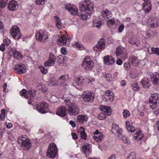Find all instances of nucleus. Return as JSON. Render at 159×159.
<instances>
[{
    "instance_id": "nucleus-10",
    "label": "nucleus",
    "mask_w": 159,
    "mask_h": 159,
    "mask_svg": "<svg viewBox=\"0 0 159 159\" xmlns=\"http://www.w3.org/2000/svg\"><path fill=\"white\" fill-rule=\"evenodd\" d=\"M10 33L13 38L16 39H20L21 36L19 28L16 25L12 26L10 30Z\"/></svg>"
},
{
    "instance_id": "nucleus-43",
    "label": "nucleus",
    "mask_w": 159,
    "mask_h": 159,
    "mask_svg": "<svg viewBox=\"0 0 159 159\" xmlns=\"http://www.w3.org/2000/svg\"><path fill=\"white\" fill-rule=\"evenodd\" d=\"M26 90L25 89H23L20 92V95L23 96L25 98H29L27 96H26V94H27L26 93Z\"/></svg>"
},
{
    "instance_id": "nucleus-20",
    "label": "nucleus",
    "mask_w": 159,
    "mask_h": 159,
    "mask_svg": "<svg viewBox=\"0 0 159 159\" xmlns=\"http://www.w3.org/2000/svg\"><path fill=\"white\" fill-rule=\"evenodd\" d=\"M152 82L154 84L159 83V74L157 72L154 73L150 76Z\"/></svg>"
},
{
    "instance_id": "nucleus-3",
    "label": "nucleus",
    "mask_w": 159,
    "mask_h": 159,
    "mask_svg": "<svg viewBox=\"0 0 159 159\" xmlns=\"http://www.w3.org/2000/svg\"><path fill=\"white\" fill-rule=\"evenodd\" d=\"M82 67L85 70H89L92 69L94 67V63L89 57L86 56L82 62Z\"/></svg>"
},
{
    "instance_id": "nucleus-9",
    "label": "nucleus",
    "mask_w": 159,
    "mask_h": 159,
    "mask_svg": "<svg viewBox=\"0 0 159 159\" xmlns=\"http://www.w3.org/2000/svg\"><path fill=\"white\" fill-rule=\"evenodd\" d=\"M79 8L81 11H84L89 15L92 14L94 11L93 7L91 4H87L86 6L84 4H80Z\"/></svg>"
},
{
    "instance_id": "nucleus-24",
    "label": "nucleus",
    "mask_w": 159,
    "mask_h": 159,
    "mask_svg": "<svg viewBox=\"0 0 159 159\" xmlns=\"http://www.w3.org/2000/svg\"><path fill=\"white\" fill-rule=\"evenodd\" d=\"M82 151L85 155L87 156L89 155V153L91 152L90 147L88 144L84 145L82 147Z\"/></svg>"
},
{
    "instance_id": "nucleus-42",
    "label": "nucleus",
    "mask_w": 159,
    "mask_h": 159,
    "mask_svg": "<svg viewBox=\"0 0 159 159\" xmlns=\"http://www.w3.org/2000/svg\"><path fill=\"white\" fill-rule=\"evenodd\" d=\"M131 87L135 91H139V87L136 82H134L131 84Z\"/></svg>"
},
{
    "instance_id": "nucleus-38",
    "label": "nucleus",
    "mask_w": 159,
    "mask_h": 159,
    "mask_svg": "<svg viewBox=\"0 0 159 159\" xmlns=\"http://www.w3.org/2000/svg\"><path fill=\"white\" fill-rule=\"evenodd\" d=\"M105 40L103 38H101L100 39V40L98 42V43L97 44L101 50L103 49L105 46Z\"/></svg>"
},
{
    "instance_id": "nucleus-49",
    "label": "nucleus",
    "mask_w": 159,
    "mask_h": 159,
    "mask_svg": "<svg viewBox=\"0 0 159 159\" xmlns=\"http://www.w3.org/2000/svg\"><path fill=\"white\" fill-rule=\"evenodd\" d=\"M57 84V82L53 78L51 79L50 80L49 85L50 86H53Z\"/></svg>"
},
{
    "instance_id": "nucleus-52",
    "label": "nucleus",
    "mask_w": 159,
    "mask_h": 159,
    "mask_svg": "<svg viewBox=\"0 0 159 159\" xmlns=\"http://www.w3.org/2000/svg\"><path fill=\"white\" fill-rule=\"evenodd\" d=\"M45 0H36L35 2L37 5H43L45 3Z\"/></svg>"
},
{
    "instance_id": "nucleus-41",
    "label": "nucleus",
    "mask_w": 159,
    "mask_h": 159,
    "mask_svg": "<svg viewBox=\"0 0 159 159\" xmlns=\"http://www.w3.org/2000/svg\"><path fill=\"white\" fill-rule=\"evenodd\" d=\"M130 61H131L132 63H134V64H137L139 62L137 57L134 56H132L131 57L130 59Z\"/></svg>"
},
{
    "instance_id": "nucleus-25",
    "label": "nucleus",
    "mask_w": 159,
    "mask_h": 159,
    "mask_svg": "<svg viewBox=\"0 0 159 159\" xmlns=\"http://www.w3.org/2000/svg\"><path fill=\"white\" fill-rule=\"evenodd\" d=\"M67 113V111L64 106H61L58 109L57 114L60 116H64Z\"/></svg>"
},
{
    "instance_id": "nucleus-12",
    "label": "nucleus",
    "mask_w": 159,
    "mask_h": 159,
    "mask_svg": "<svg viewBox=\"0 0 159 159\" xmlns=\"http://www.w3.org/2000/svg\"><path fill=\"white\" fill-rule=\"evenodd\" d=\"M36 108L39 112L44 113L48 111V104L46 102H42L40 105H37Z\"/></svg>"
},
{
    "instance_id": "nucleus-23",
    "label": "nucleus",
    "mask_w": 159,
    "mask_h": 159,
    "mask_svg": "<svg viewBox=\"0 0 159 159\" xmlns=\"http://www.w3.org/2000/svg\"><path fill=\"white\" fill-rule=\"evenodd\" d=\"M105 94L107 97H105V98H107V99H105L106 101H107L108 99L109 101H112L114 98L113 93L110 90H107L105 91Z\"/></svg>"
},
{
    "instance_id": "nucleus-57",
    "label": "nucleus",
    "mask_w": 159,
    "mask_h": 159,
    "mask_svg": "<svg viewBox=\"0 0 159 159\" xmlns=\"http://www.w3.org/2000/svg\"><path fill=\"white\" fill-rule=\"evenodd\" d=\"M81 137L83 139H87V136L85 131L80 134Z\"/></svg>"
},
{
    "instance_id": "nucleus-48",
    "label": "nucleus",
    "mask_w": 159,
    "mask_h": 159,
    "mask_svg": "<svg viewBox=\"0 0 159 159\" xmlns=\"http://www.w3.org/2000/svg\"><path fill=\"white\" fill-rule=\"evenodd\" d=\"M136 155L134 152H131L128 156L126 159H135Z\"/></svg>"
},
{
    "instance_id": "nucleus-44",
    "label": "nucleus",
    "mask_w": 159,
    "mask_h": 159,
    "mask_svg": "<svg viewBox=\"0 0 159 159\" xmlns=\"http://www.w3.org/2000/svg\"><path fill=\"white\" fill-rule=\"evenodd\" d=\"M104 76L105 79L107 81H111L113 80L111 75L110 74H106Z\"/></svg>"
},
{
    "instance_id": "nucleus-46",
    "label": "nucleus",
    "mask_w": 159,
    "mask_h": 159,
    "mask_svg": "<svg viewBox=\"0 0 159 159\" xmlns=\"http://www.w3.org/2000/svg\"><path fill=\"white\" fill-rule=\"evenodd\" d=\"M123 117L126 118L129 116L130 114L129 112L127 110H124L123 112Z\"/></svg>"
},
{
    "instance_id": "nucleus-5",
    "label": "nucleus",
    "mask_w": 159,
    "mask_h": 159,
    "mask_svg": "<svg viewBox=\"0 0 159 159\" xmlns=\"http://www.w3.org/2000/svg\"><path fill=\"white\" fill-rule=\"evenodd\" d=\"M57 147L56 144L53 143L50 144L47 152V157L52 159L55 158L57 154Z\"/></svg>"
},
{
    "instance_id": "nucleus-36",
    "label": "nucleus",
    "mask_w": 159,
    "mask_h": 159,
    "mask_svg": "<svg viewBox=\"0 0 159 159\" xmlns=\"http://www.w3.org/2000/svg\"><path fill=\"white\" fill-rule=\"evenodd\" d=\"M92 25L94 27L97 28L98 29H100L102 26V23L98 19H97L93 20Z\"/></svg>"
},
{
    "instance_id": "nucleus-15",
    "label": "nucleus",
    "mask_w": 159,
    "mask_h": 159,
    "mask_svg": "<svg viewBox=\"0 0 159 159\" xmlns=\"http://www.w3.org/2000/svg\"><path fill=\"white\" fill-rule=\"evenodd\" d=\"M19 7V5L17 2L14 0L10 1L8 4V8L10 11H16Z\"/></svg>"
},
{
    "instance_id": "nucleus-58",
    "label": "nucleus",
    "mask_w": 159,
    "mask_h": 159,
    "mask_svg": "<svg viewBox=\"0 0 159 159\" xmlns=\"http://www.w3.org/2000/svg\"><path fill=\"white\" fill-rule=\"evenodd\" d=\"M93 50L96 51H100L101 49L98 44H97L93 47Z\"/></svg>"
},
{
    "instance_id": "nucleus-21",
    "label": "nucleus",
    "mask_w": 159,
    "mask_h": 159,
    "mask_svg": "<svg viewBox=\"0 0 159 159\" xmlns=\"http://www.w3.org/2000/svg\"><path fill=\"white\" fill-rule=\"evenodd\" d=\"M104 62L107 65H112L114 63L115 61L112 57L107 56L104 58Z\"/></svg>"
},
{
    "instance_id": "nucleus-61",
    "label": "nucleus",
    "mask_w": 159,
    "mask_h": 159,
    "mask_svg": "<svg viewBox=\"0 0 159 159\" xmlns=\"http://www.w3.org/2000/svg\"><path fill=\"white\" fill-rule=\"evenodd\" d=\"M81 18L83 20H86L88 18V16L86 15L81 14Z\"/></svg>"
},
{
    "instance_id": "nucleus-37",
    "label": "nucleus",
    "mask_w": 159,
    "mask_h": 159,
    "mask_svg": "<svg viewBox=\"0 0 159 159\" xmlns=\"http://www.w3.org/2000/svg\"><path fill=\"white\" fill-rule=\"evenodd\" d=\"M58 62L59 64L63 63L64 62H66L67 60V58L65 56L59 55L57 57Z\"/></svg>"
},
{
    "instance_id": "nucleus-64",
    "label": "nucleus",
    "mask_w": 159,
    "mask_h": 159,
    "mask_svg": "<svg viewBox=\"0 0 159 159\" xmlns=\"http://www.w3.org/2000/svg\"><path fill=\"white\" fill-rule=\"evenodd\" d=\"M70 124L71 125L72 127L73 128H74L76 126V125L75 123L72 121V120H70L69 122Z\"/></svg>"
},
{
    "instance_id": "nucleus-45",
    "label": "nucleus",
    "mask_w": 159,
    "mask_h": 159,
    "mask_svg": "<svg viewBox=\"0 0 159 159\" xmlns=\"http://www.w3.org/2000/svg\"><path fill=\"white\" fill-rule=\"evenodd\" d=\"M37 86L38 89L39 90L42 91H43L45 90V86L42 83L38 84Z\"/></svg>"
},
{
    "instance_id": "nucleus-17",
    "label": "nucleus",
    "mask_w": 159,
    "mask_h": 159,
    "mask_svg": "<svg viewBox=\"0 0 159 159\" xmlns=\"http://www.w3.org/2000/svg\"><path fill=\"white\" fill-rule=\"evenodd\" d=\"M9 55L13 57L14 58L18 60L21 59L23 57L22 55L15 49H11L9 52Z\"/></svg>"
},
{
    "instance_id": "nucleus-47",
    "label": "nucleus",
    "mask_w": 159,
    "mask_h": 159,
    "mask_svg": "<svg viewBox=\"0 0 159 159\" xmlns=\"http://www.w3.org/2000/svg\"><path fill=\"white\" fill-rule=\"evenodd\" d=\"M7 0H1L0 2V8H4L6 6Z\"/></svg>"
},
{
    "instance_id": "nucleus-1",
    "label": "nucleus",
    "mask_w": 159,
    "mask_h": 159,
    "mask_svg": "<svg viewBox=\"0 0 159 159\" xmlns=\"http://www.w3.org/2000/svg\"><path fill=\"white\" fill-rule=\"evenodd\" d=\"M64 102L66 104V106L68 108L69 113L71 115L78 114L79 112V109L78 107L74 102H70L68 99H64Z\"/></svg>"
},
{
    "instance_id": "nucleus-31",
    "label": "nucleus",
    "mask_w": 159,
    "mask_h": 159,
    "mask_svg": "<svg viewBox=\"0 0 159 159\" xmlns=\"http://www.w3.org/2000/svg\"><path fill=\"white\" fill-rule=\"evenodd\" d=\"M67 41L66 38L64 35H62L58 39L57 43L58 45L64 46L66 45Z\"/></svg>"
},
{
    "instance_id": "nucleus-51",
    "label": "nucleus",
    "mask_w": 159,
    "mask_h": 159,
    "mask_svg": "<svg viewBox=\"0 0 159 159\" xmlns=\"http://www.w3.org/2000/svg\"><path fill=\"white\" fill-rule=\"evenodd\" d=\"M119 128V126L118 125L116 124L113 125L111 129V132L113 134L115 132L116 130Z\"/></svg>"
},
{
    "instance_id": "nucleus-55",
    "label": "nucleus",
    "mask_w": 159,
    "mask_h": 159,
    "mask_svg": "<svg viewBox=\"0 0 159 159\" xmlns=\"http://www.w3.org/2000/svg\"><path fill=\"white\" fill-rule=\"evenodd\" d=\"M41 71L44 74H46L47 72V70L44 67L42 66L40 67Z\"/></svg>"
},
{
    "instance_id": "nucleus-22",
    "label": "nucleus",
    "mask_w": 159,
    "mask_h": 159,
    "mask_svg": "<svg viewBox=\"0 0 159 159\" xmlns=\"http://www.w3.org/2000/svg\"><path fill=\"white\" fill-rule=\"evenodd\" d=\"M128 42L136 46H138L140 44L139 41L136 38L135 36L132 35L129 38L128 40Z\"/></svg>"
},
{
    "instance_id": "nucleus-13",
    "label": "nucleus",
    "mask_w": 159,
    "mask_h": 159,
    "mask_svg": "<svg viewBox=\"0 0 159 159\" xmlns=\"http://www.w3.org/2000/svg\"><path fill=\"white\" fill-rule=\"evenodd\" d=\"M56 60L55 56L52 53H50L48 59L44 63V66H53L55 63Z\"/></svg>"
},
{
    "instance_id": "nucleus-34",
    "label": "nucleus",
    "mask_w": 159,
    "mask_h": 159,
    "mask_svg": "<svg viewBox=\"0 0 159 159\" xmlns=\"http://www.w3.org/2000/svg\"><path fill=\"white\" fill-rule=\"evenodd\" d=\"M140 82L143 87L147 89L150 86V82L148 79L144 78L142 79Z\"/></svg>"
},
{
    "instance_id": "nucleus-56",
    "label": "nucleus",
    "mask_w": 159,
    "mask_h": 159,
    "mask_svg": "<svg viewBox=\"0 0 159 159\" xmlns=\"http://www.w3.org/2000/svg\"><path fill=\"white\" fill-rule=\"evenodd\" d=\"M124 28V25L123 24H121L119 27L118 30L120 33L123 30Z\"/></svg>"
},
{
    "instance_id": "nucleus-16",
    "label": "nucleus",
    "mask_w": 159,
    "mask_h": 159,
    "mask_svg": "<svg viewBox=\"0 0 159 159\" xmlns=\"http://www.w3.org/2000/svg\"><path fill=\"white\" fill-rule=\"evenodd\" d=\"M36 94V91L35 89H31L27 93L28 98V103L29 104H31L33 101V99L35 96Z\"/></svg>"
},
{
    "instance_id": "nucleus-30",
    "label": "nucleus",
    "mask_w": 159,
    "mask_h": 159,
    "mask_svg": "<svg viewBox=\"0 0 159 159\" xmlns=\"http://www.w3.org/2000/svg\"><path fill=\"white\" fill-rule=\"evenodd\" d=\"M69 77L67 75H61L58 79V81L63 85H66L68 82Z\"/></svg>"
},
{
    "instance_id": "nucleus-59",
    "label": "nucleus",
    "mask_w": 159,
    "mask_h": 159,
    "mask_svg": "<svg viewBox=\"0 0 159 159\" xmlns=\"http://www.w3.org/2000/svg\"><path fill=\"white\" fill-rule=\"evenodd\" d=\"M5 124L7 127L8 129H10L13 126V124L11 123H7V122H6Z\"/></svg>"
},
{
    "instance_id": "nucleus-27",
    "label": "nucleus",
    "mask_w": 159,
    "mask_h": 159,
    "mask_svg": "<svg viewBox=\"0 0 159 159\" xmlns=\"http://www.w3.org/2000/svg\"><path fill=\"white\" fill-rule=\"evenodd\" d=\"M101 14L103 17L105 19H109L111 18L112 16L111 12L107 9L103 11L101 13Z\"/></svg>"
},
{
    "instance_id": "nucleus-40",
    "label": "nucleus",
    "mask_w": 159,
    "mask_h": 159,
    "mask_svg": "<svg viewBox=\"0 0 159 159\" xmlns=\"http://www.w3.org/2000/svg\"><path fill=\"white\" fill-rule=\"evenodd\" d=\"M55 20L56 21V25L58 29L60 28L62 26V23L61 20L57 16L55 17Z\"/></svg>"
},
{
    "instance_id": "nucleus-11",
    "label": "nucleus",
    "mask_w": 159,
    "mask_h": 159,
    "mask_svg": "<svg viewBox=\"0 0 159 159\" xmlns=\"http://www.w3.org/2000/svg\"><path fill=\"white\" fill-rule=\"evenodd\" d=\"M116 53L117 56H120L122 58L125 59L127 58V54L125 49L122 47L119 46L116 50Z\"/></svg>"
},
{
    "instance_id": "nucleus-14",
    "label": "nucleus",
    "mask_w": 159,
    "mask_h": 159,
    "mask_svg": "<svg viewBox=\"0 0 159 159\" xmlns=\"http://www.w3.org/2000/svg\"><path fill=\"white\" fill-rule=\"evenodd\" d=\"M16 72L19 74L25 73L26 71V67L23 64H16L14 67Z\"/></svg>"
},
{
    "instance_id": "nucleus-6",
    "label": "nucleus",
    "mask_w": 159,
    "mask_h": 159,
    "mask_svg": "<svg viewBox=\"0 0 159 159\" xmlns=\"http://www.w3.org/2000/svg\"><path fill=\"white\" fill-rule=\"evenodd\" d=\"M149 105L152 109L156 108L159 102V95L155 93L152 94L149 98Z\"/></svg>"
},
{
    "instance_id": "nucleus-19",
    "label": "nucleus",
    "mask_w": 159,
    "mask_h": 159,
    "mask_svg": "<svg viewBox=\"0 0 159 159\" xmlns=\"http://www.w3.org/2000/svg\"><path fill=\"white\" fill-rule=\"evenodd\" d=\"M65 9L69 11L71 15H77L78 13V9L74 6H71L70 4H67Z\"/></svg>"
},
{
    "instance_id": "nucleus-62",
    "label": "nucleus",
    "mask_w": 159,
    "mask_h": 159,
    "mask_svg": "<svg viewBox=\"0 0 159 159\" xmlns=\"http://www.w3.org/2000/svg\"><path fill=\"white\" fill-rule=\"evenodd\" d=\"M72 45L73 46L76 48H78L79 45V44L78 43L76 42H73L72 43Z\"/></svg>"
},
{
    "instance_id": "nucleus-60",
    "label": "nucleus",
    "mask_w": 159,
    "mask_h": 159,
    "mask_svg": "<svg viewBox=\"0 0 159 159\" xmlns=\"http://www.w3.org/2000/svg\"><path fill=\"white\" fill-rule=\"evenodd\" d=\"M61 52L64 55L66 54L67 53V51L66 48L64 47L62 48L61 49Z\"/></svg>"
},
{
    "instance_id": "nucleus-39",
    "label": "nucleus",
    "mask_w": 159,
    "mask_h": 159,
    "mask_svg": "<svg viewBox=\"0 0 159 159\" xmlns=\"http://www.w3.org/2000/svg\"><path fill=\"white\" fill-rule=\"evenodd\" d=\"M103 135L102 134H100L93 136V139L98 142H101L103 139Z\"/></svg>"
},
{
    "instance_id": "nucleus-29",
    "label": "nucleus",
    "mask_w": 159,
    "mask_h": 159,
    "mask_svg": "<svg viewBox=\"0 0 159 159\" xmlns=\"http://www.w3.org/2000/svg\"><path fill=\"white\" fill-rule=\"evenodd\" d=\"M147 51L149 54H155L159 56V48H148Z\"/></svg>"
},
{
    "instance_id": "nucleus-2",
    "label": "nucleus",
    "mask_w": 159,
    "mask_h": 159,
    "mask_svg": "<svg viewBox=\"0 0 159 159\" xmlns=\"http://www.w3.org/2000/svg\"><path fill=\"white\" fill-rule=\"evenodd\" d=\"M100 109L102 111L98 116V118L100 120H103L106 118V116H109L111 114V109L109 107L101 105L100 106Z\"/></svg>"
},
{
    "instance_id": "nucleus-8",
    "label": "nucleus",
    "mask_w": 159,
    "mask_h": 159,
    "mask_svg": "<svg viewBox=\"0 0 159 159\" xmlns=\"http://www.w3.org/2000/svg\"><path fill=\"white\" fill-rule=\"evenodd\" d=\"M83 99L87 102H92L94 98V95L93 92H84L82 94Z\"/></svg>"
},
{
    "instance_id": "nucleus-35",
    "label": "nucleus",
    "mask_w": 159,
    "mask_h": 159,
    "mask_svg": "<svg viewBox=\"0 0 159 159\" xmlns=\"http://www.w3.org/2000/svg\"><path fill=\"white\" fill-rule=\"evenodd\" d=\"M126 128L128 131L133 132L135 131V129L134 127L130 125V122L127 121L125 122Z\"/></svg>"
},
{
    "instance_id": "nucleus-4",
    "label": "nucleus",
    "mask_w": 159,
    "mask_h": 159,
    "mask_svg": "<svg viewBox=\"0 0 159 159\" xmlns=\"http://www.w3.org/2000/svg\"><path fill=\"white\" fill-rule=\"evenodd\" d=\"M36 38L38 42L42 43L47 42L48 39L47 33L43 30H40L37 31L36 33Z\"/></svg>"
},
{
    "instance_id": "nucleus-63",
    "label": "nucleus",
    "mask_w": 159,
    "mask_h": 159,
    "mask_svg": "<svg viewBox=\"0 0 159 159\" xmlns=\"http://www.w3.org/2000/svg\"><path fill=\"white\" fill-rule=\"evenodd\" d=\"M71 134L73 139H75L78 138V136L76 133H72Z\"/></svg>"
},
{
    "instance_id": "nucleus-32",
    "label": "nucleus",
    "mask_w": 159,
    "mask_h": 159,
    "mask_svg": "<svg viewBox=\"0 0 159 159\" xmlns=\"http://www.w3.org/2000/svg\"><path fill=\"white\" fill-rule=\"evenodd\" d=\"M118 137L119 138L122 140L125 144H130V141L126 135L120 134L118 135Z\"/></svg>"
},
{
    "instance_id": "nucleus-33",
    "label": "nucleus",
    "mask_w": 159,
    "mask_h": 159,
    "mask_svg": "<svg viewBox=\"0 0 159 159\" xmlns=\"http://www.w3.org/2000/svg\"><path fill=\"white\" fill-rule=\"evenodd\" d=\"M144 137V135L140 130H139L138 132L136 133L135 135L134 136V138L135 140H142Z\"/></svg>"
},
{
    "instance_id": "nucleus-53",
    "label": "nucleus",
    "mask_w": 159,
    "mask_h": 159,
    "mask_svg": "<svg viewBox=\"0 0 159 159\" xmlns=\"http://www.w3.org/2000/svg\"><path fill=\"white\" fill-rule=\"evenodd\" d=\"M130 76L131 79H134L137 77L138 76V74L137 72L135 73H133V72H130Z\"/></svg>"
},
{
    "instance_id": "nucleus-28",
    "label": "nucleus",
    "mask_w": 159,
    "mask_h": 159,
    "mask_svg": "<svg viewBox=\"0 0 159 159\" xmlns=\"http://www.w3.org/2000/svg\"><path fill=\"white\" fill-rule=\"evenodd\" d=\"M73 84L78 86H82L84 83V80L79 77H75L73 80Z\"/></svg>"
},
{
    "instance_id": "nucleus-7",
    "label": "nucleus",
    "mask_w": 159,
    "mask_h": 159,
    "mask_svg": "<svg viewBox=\"0 0 159 159\" xmlns=\"http://www.w3.org/2000/svg\"><path fill=\"white\" fill-rule=\"evenodd\" d=\"M18 142L19 143H20L21 145L25 147L26 149H28L31 148V143L26 136L19 137Z\"/></svg>"
},
{
    "instance_id": "nucleus-18",
    "label": "nucleus",
    "mask_w": 159,
    "mask_h": 159,
    "mask_svg": "<svg viewBox=\"0 0 159 159\" xmlns=\"http://www.w3.org/2000/svg\"><path fill=\"white\" fill-rule=\"evenodd\" d=\"M148 24L152 27L157 28L158 26L159 20L156 17H151L148 20Z\"/></svg>"
},
{
    "instance_id": "nucleus-50",
    "label": "nucleus",
    "mask_w": 159,
    "mask_h": 159,
    "mask_svg": "<svg viewBox=\"0 0 159 159\" xmlns=\"http://www.w3.org/2000/svg\"><path fill=\"white\" fill-rule=\"evenodd\" d=\"M115 22L114 19V18H111L108 20L107 22V25L109 27H110L111 25H113Z\"/></svg>"
},
{
    "instance_id": "nucleus-54",
    "label": "nucleus",
    "mask_w": 159,
    "mask_h": 159,
    "mask_svg": "<svg viewBox=\"0 0 159 159\" xmlns=\"http://www.w3.org/2000/svg\"><path fill=\"white\" fill-rule=\"evenodd\" d=\"M125 69L129 70L130 68V65L128 62H125L124 64Z\"/></svg>"
},
{
    "instance_id": "nucleus-26",
    "label": "nucleus",
    "mask_w": 159,
    "mask_h": 159,
    "mask_svg": "<svg viewBox=\"0 0 159 159\" xmlns=\"http://www.w3.org/2000/svg\"><path fill=\"white\" fill-rule=\"evenodd\" d=\"M88 118V116H87L79 115L77 117V120L79 123L84 124L87 121Z\"/></svg>"
}]
</instances>
